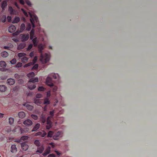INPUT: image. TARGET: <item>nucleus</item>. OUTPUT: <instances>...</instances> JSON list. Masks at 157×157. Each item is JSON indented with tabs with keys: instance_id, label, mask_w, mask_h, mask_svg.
Instances as JSON below:
<instances>
[{
	"instance_id": "1",
	"label": "nucleus",
	"mask_w": 157,
	"mask_h": 157,
	"mask_svg": "<svg viewBox=\"0 0 157 157\" xmlns=\"http://www.w3.org/2000/svg\"><path fill=\"white\" fill-rule=\"evenodd\" d=\"M24 15L26 17L29 15L30 17V21L33 28L35 27V25L39 26V22L37 17L34 14H32L29 12L27 13L23 9H21Z\"/></svg>"
},
{
	"instance_id": "2",
	"label": "nucleus",
	"mask_w": 157,
	"mask_h": 157,
	"mask_svg": "<svg viewBox=\"0 0 157 157\" xmlns=\"http://www.w3.org/2000/svg\"><path fill=\"white\" fill-rule=\"evenodd\" d=\"M43 47H41V49L40 50V52L41 53L40 60L42 63H46L49 60L50 55L47 53H45L44 55L42 53V50L43 49Z\"/></svg>"
},
{
	"instance_id": "3",
	"label": "nucleus",
	"mask_w": 157,
	"mask_h": 157,
	"mask_svg": "<svg viewBox=\"0 0 157 157\" xmlns=\"http://www.w3.org/2000/svg\"><path fill=\"white\" fill-rule=\"evenodd\" d=\"M55 113V111L54 110L50 111V115L51 116L48 117L47 119V125H46V128L47 129H49L52 127V123L51 121V119L53 117Z\"/></svg>"
},
{
	"instance_id": "4",
	"label": "nucleus",
	"mask_w": 157,
	"mask_h": 157,
	"mask_svg": "<svg viewBox=\"0 0 157 157\" xmlns=\"http://www.w3.org/2000/svg\"><path fill=\"white\" fill-rule=\"evenodd\" d=\"M46 83L48 86L52 87V90L53 92H55L57 89V86H54L52 82V79L51 78L48 77L46 80Z\"/></svg>"
},
{
	"instance_id": "5",
	"label": "nucleus",
	"mask_w": 157,
	"mask_h": 157,
	"mask_svg": "<svg viewBox=\"0 0 157 157\" xmlns=\"http://www.w3.org/2000/svg\"><path fill=\"white\" fill-rule=\"evenodd\" d=\"M25 28V25L24 23L21 24L20 30H17L16 32L14 33V34L15 35H17L20 33L22 32Z\"/></svg>"
},
{
	"instance_id": "6",
	"label": "nucleus",
	"mask_w": 157,
	"mask_h": 157,
	"mask_svg": "<svg viewBox=\"0 0 157 157\" xmlns=\"http://www.w3.org/2000/svg\"><path fill=\"white\" fill-rule=\"evenodd\" d=\"M9 10L11 15H17L18 13V11L13 9L12 7H9Z\"/></svg>"
},
{
	"instance_id": "7",
	"label": "nucleus",
	"mask_w": 157,
	"mask_h": 157,
	"mask_svg": "<svg viewBox=\"0 0 157 157\" xmlns=\"http://www.w3.org/2000/svg\"><path fill=\"white\" fill-rule=\"evenodd\" d=\"M27 85L28 86L30 90H33L36 87V85L34 83L29 82V81L28 82Z\"/></svg>"
},
{
	"instance_id": "8",
	"label": "nucleus",
	"mask_w": 157,
	"mask_h": 157,
	"mask_svg": "<svg viewBox=\"0 0 157 157\" xmlns=\"http://www.w3.org/2000/svg\"><path fill=\"white\" fill-rule=\"evenodd\" d=\"M20 37L23 41H25L29 39V36L28 34L27 35L22 34L20 35Z\"/></svg>"
},
{
	"instance_id": "9",
	"label": "nucleus",
	"mask_w": 157,
	"mask_h": 157,
	"mask_svg": "<svg viewBox=\"0 0 157 157\" xmlns=\"http://www.w3.org/2000/svg\"><path fill=\"white\" fill-rule=\"evenodd\" d=\"M23 124L25 125L28 126L32 125L33 124V122L30 120L27 119L24 121Z\"/></svg>"
},
{
	"instance_id": "10",
	"label": "nucleus",
	"mask_w": 157,
	"mask_h": 157,
	"mask_svg": "<svg viewBox=\"0 0 157 157\" xmlns=\"http://www.w3.org/2000/svg\"><path fill=\"white\" fill-rule=\"evenodd\" d=\"M51 148L50 147H48L46 150L44 152L43 154L42 155L44 156H46L48 154L50 151Z\"/></svg>"
},
{
	"instance_id": "11",
	"label": "nucleus",
	"mask_w": 157,
	"mask_h": 157,
	"mask_svg": "<svg viewBox=\"0 0 157 157\" xmlns=\"http://www.w3.org/2000/svg\"><path fill=\"white\" fill-rule=\"evenodd\" d=\"M16 30V27L14 25H11L8 28V31L10 33H12Z\"/></svg>"
},
{
	"instance_id": "12",
	"label": "nucleus",
	"mask_w": 157,
	"mask_h": 157,
	"mask_svg": "<svg viewBox=\"0 0 157 157\" xmlns=\"http://www.w3.org/2000/svg\"><path fill=\"white\" fill-rule=\"evenodd\" d=\"M61 134V132H58L54 135L53 137V139L55 140H57L59 139V137Z\"/></svg>"
},
{
	"instance_id": "13",
	"label": "nucleus",
	"mask_w": 157,
	"mask_h": 157,
	"mask_svg": "<svg viewBox=\"0 0 157 157\" xmlns=\"http://www.w3.org/2000/svg\"><path fill=\"white\" fill-rule=\"evenodd\" d=\"M44 148L43 146H41L40 147H38L37 150L36 152L42 153L44 151Z\"/></svg>"
},
{
	"instance_id": "14",
	"label": "nucleus",
	"mask_w": 157,
	"mask_h": 157,
	"mask_svg": "<svg viewBox=\"0 0 157 157\" xmlns=\"http://www.w3.org/2000/svg\"><path fill=\"white\" fill-rule=\"evenodd\" d=\"M15 82L14 80L11 78L8 79L7 80V83L10 85H13Z\"/></svg>"
},
{
	"instance_id": "15",
	"label": "nucleus",
	"mask_w": 157,
	"mask_h": 157,
	"mask_svg": "<svg viewBox=\"0 0 157 157\" xmlns=\"http://www.w3.org/2000/svg\"><path fill=\"white\" fill-rule=\"evenodd\" d=\"M23 105L25 106L27 109L29 110H32L33 108V106L26 103L24 104Z\"/></svg>"
},
{
	"instance_id": "16",
	"label": "nucleus",
	"mask_w": 157,
	"mask_h": 157,
	"mask_svg": "<svg viewBox=\"0 0 157 157\" xmlns=\"http://www.w3.org/2000/svg\"><path fill=\"white\" fill-rule=\"evenodd\" d=\"M21 146L22 149L24 151H26L27 150L29 147V146L27 144L24 143H22L21 144Z\"/></svg>"
},
{
	"instance_id": "17",
	"label": "nucleus",
	"mask_w": 157,
	"mask_h": 157,
	"mask_svg": "<svg viewBox=\"0 0 157 157\" xmlns=\"http://www.w3.org/2000/svg\"><path fill=\"white\" fill-rule=\"evenodd\" d=\"M26 44L25 43H21L18 46L17 49L18 50L22 49L24 48Z\"/></svg>"
},
{
	"instance_id": "18",
	"label": "nucleus",
	"mask_w": 157,
	"mask_h": 157,
	"mask_svg": "<svg viewBox=\"0 0 157 157\" xmlns=\"http://www.w3.org/2000/svg\"><path fill=\"white\" fill-rule=\"evenodd\" d=\"M40 120L43 123H44L46 121L47 122L45 116L43 114H41L40 117Z\"/></svg>"
},
{
	"instance_id": "19",
	"label": "nucleus",
	"mask_w": 157,
	"mask_h": 157,
	"mask_svg": "<svg viewBox=\"0 0 157 157\" xmlns=\"http://www.w3.org/2000/svg\"><path fill=\"white\" fill-rule=\"evenodd\" d=\"M29 82H31L32 83H34L35 82H38V79L37 77L35 78H32L30 79Z\"/></svg>"
},
{
	"instance_id": "20",
	"label": "nucleus",
	"mask_w": 157,
	"mask_h": 157,
	"mask_svg": "<svg viewBox=\"0 0 157 157\" xmlns=\"http://www.w3.org/2000/svg\"><path fill=\"white\" fill-rule=\"evenodd\" d=\"M17 148L16 147V145L15 144L12 145L11 147V151L13 153H15L17 151Z\"/></svg>"
},
{
	"instance_id": "21",
	"label": "nucleus",
	"mask_w": 157,
	"mask_h": 157,
	"mask_svg": "<svg viewBox=\"0 0 157 157\" xmlns=\"http://www.w3.org/2000/svg\"><path fill=\"white\" fill-rule=\"evenodd\" d=\"M40 124L39 123H37L33 129L32 131H36L40 128Z\"/></svg>"
},
{
	"instance_id": "22",
	"label": "nucleus",
	"mask_w": 157,
	"mask_h": 157,
	"mask_svg": "<svg viewBox=\"0 0 157 157\" xmlns=\"http://www.w3.org/2000/svg\"><path fill=\"white\" fill-rule=\"evenodd\" d=\"M32 40H33L32 41L34 46H37L38 42V40L37 38L36 37H35L34 38H33Z\"/></svg>"
},
{
	"instance_id": "23",
	"label": "nucleus",
	"mask_w": 157,
	"mask_h": 157,
	"mask_svg": "<svg viewBox=\"0 0 157 157\" xmlns=\"http://www.w3.org/2000/svg\"><path fill=\"white\" fill-rule=\"evenodd\" d=\"M18 115L20 118H23L25 117V114L24 112H21L18 113Z\"/></svg>"
},
{
	"instance_id": "24",
	"label": "nucleus",
	"mask_w": 157,
	"mask_h": 157,
	"mask_svg": "<svg viewBox=\"0 0 157 157\" xmlns=\"http://www.w3.org/2000/svg\"><path fill=\"white\" fill-rule=\"evenodd\" d=\"M7 2L6 1H3L1 4V7L3 10H4V9L7 6Z\"/></svg>"
},
{
	"instance_id": "25",
	"label": "nucleus",
	"mask_w": 157,
	"mask_h": 157,
	"mask_svg": "<svg viewBox=\"0 0 157 157\" xmlns=\"http://www.w3.org/2000/svg\"><path fill=\"white\" fill-rule=\"evenodd\" d=\"M6 89V86L4 85H2L0 86V91L1 92H4Z\"/></svg>"
},
{
	"instance_id": "26",
	"label": "nucleus",
	"mask_w": 157,
	"mask_h": 157,
	"mask_svg": "<svg viewBox=\"0 0 157 157\" xmlns=\"http://www.w3.org/2000/svg\"><path fill=\"white\" fill-rule=\"evenodd\" d=\"M36 135L40 136L42 137H44L47 135V133L45 132H38L36 133Z\"/></svg>"
},
{
	"instance_id": "27",
	"label": "nucleus",
	"mask_w": 157,
	"mask_h": 157,
	"mask_svg": "<svg viewBox=\"0 0 157 157\" xmlns=\"http://www.w3.org/2000/svg\"><path fill=\"white\" fill-rule=\"evenodd\" d=\"M34 30L32 29L30 32V39L31 40L33 39L34 37Z\"/></svg>"
},
{
	"instance_id": "28",
	"label": "nucleus",
	"mask_w": 157,
	"mask_h": 157,
	"mask_svg": "<svg viewBox=\"0 0 157 157\" xmlns=\"http://www.w3.org/2000/svg\"><path fill=\"white\" fill-rule=\"evenodd\" d=\"M0 65L1 67H6V64L5 61H1L0 62Z\"/></svg>"
},
{
	"instance_id": "29",
	"label": "nucleus",
	"mask_w": 157,
	"mask_h": 157,
	"mask_svg": "<svg viewBox=\"0 0 157 157\" xmlns=\"http://www.w3.org/2000/svg\"><path fill=\"white\" fill-rule=\"evenodd\" d=\"M13 45L11 44H9L7 46H4V48L6 49L10 50V48H13Z\"/></svg>"
},
{
	"instance_id": "30",
	"label": "nucleus",
	"mask_w": 157,
	"mask_h": 157,
	"mask_svg": "<svg viewBox=\"0 0 157 157\" xmlns=\"http://www.w3.org/2000/svg\"><path fill=\"white\" fill-rule=\"evenodd\" d=\"M20 20V18L19 17H15L13 21L14 23H17Z\"/></svg>"
},
{
	"instance_id": "31",
	"label": "nucleus",
	"mask_w": 157,
	"mask_h": 157,
	"mask_svg": "<svg viewBox=\"0 0 157 157\" xmlns=\"http://www.w3.org/2000/svg\"><path fill=\"white\" fill-rule=\"evenodd\" d=\"M14 121V119L12 117H10L9 119V123L10 125H12Z\"/></svg>"
},
{
	"instance_id": "32",
	"label": "nucleus",
	"mask_w": 157,
	"mask_h": 157,
	"mask_svg": "<svg viewBox=\"0 0 157 157\" xmlns=\"http://www.w3.org/2000/svg\"><path fill=\"white\" fill-rule=\"evenodd\" d=\"M50 101L48 98H45L44 100V104L48 105L50 104Z\"/></svg>"
},
{
	"instance_id": "33",
	"label": "nucleus",
	"mask_w": 157,
	"mask_h": 157,
	"mask_svg": "<svg viewBox=\"0 0 157 157\" xmlns=\"http://www.w3.org/2000/svg\"><path fill=\"white\" fill-rule=\"evenodd\" d=\"M1 54L2 56L3 57H6L8 56V53L6 52H2Z\"/></svg>"
},
{
	"instance_id": "34",
	"label": "nucleus",
	"mask_w": 157,
	"mask_h": 157,
	"mask_svg": "<svg viewBox=\"0 0 157 157\" xmlns=\"http://www.w3.org/2000/svg\"><path fill=\"white\" fill-rule=\"evenodd\" d=\"M34 103L37 105L40 104L41 103V101L39 99H35L34 100Z\"/></svg>"
},
{
	"instance_id": "35",
	"label": "nucleus",
	"mask_w": 157,
	"mask_h": 157,
	"mask_svg": "<svg viewBox=\"0 0 157 157\" xmlns=\"http://www.w3.org/2000/svg\"><path fill=\"white\" fill-rule=\"evenodd\" d=\"M34 144L36 145L37 147H40V143L39 140H36L35 141Z\"/></svg>"
},
{
	"instance_id": "36",
	"label": "nucleus",
	"mask_w": 157,
	"mask_h": 157,
	"mask_svg": "<svg viewBox=\"0 0 157 157\" xmlns=\"http://www.w3.org/2000/svg\"><path fill=\"white\" fill-rule=\"evenodd\" d=\"M28 60V58L26 57H23L21 59V62L23 63H26Z\"/></svg>"
},
{
	"instance_id": "37",
	"label": "nucleus",
	"mask_w": 157,
	"mask_h": 157,
	"mask_svg": "<svg viewBox=\"0 0 157 157\" xmlns=\"http://www.w3.org/2000/svg\"><path fill=\"white\" fill-rule=\"evenodd\" d=\"M35 75V74L33 72H31L29 73L28 75V76L29 78H31L34 76Z\"/></svg>"
},
{
	"instance_id": "38",
	"label": "nucleus",
	"mask_w": 157,
	"mask_h": 157,
	"mask_svg": "<svg viewBox=\"0 0 157 157\" xmlns=\"http://www.w3.org/2000/svg\"><path fill=\"white\" fill-rule=\"evenodd\" d=\"M54 133V132L52 131H50L48 133L47 136L48 137H51L52 136L53 134Z\"/></svg>"
},
{
	"instance_id": "39",
	"label": "nucleus",
	"mask_w": 157,
	"mask_h": 157,
	"mask_svg": "<svg viewBox=\"0 0 157 157\" xmlns=\"http://www.w3.org/2000/svg\"><path fill=\"white\" fill-rule=\"evenodd\" d=\"M33 65V62H30L29 63H28L27 64H25L24 66V67H28L29 66Z\"/></svg>"
},
{
	"instance_id": "40",
	"label": "nucleus",
	"mask_w": 157,
	"mask_h": 157,
	"mask_svg": "<svg viewBox=\"0 0 157 157\" xmlns=\"http://www.w3.org/2000/svg\"><path fill=\"white\" fill-rule=\"evenodd\" d=\"M28 139V137L27 136H21V140H27Z\"/></svg>"
},
{
	"instance_id": "41",
	"label": "nucleus",
	"mask_w": 157,
	"mask_h": 157,
	"mask_svg": "<svg viewBox=\"0 0 157 157\" xmlns=\"http://www.w3.org/2000/svg\"><path fill=\"white\" fill-rule=\"evenodd\" d=\"M31 117L35 120H36L38 119V117L35 114H32L31 115Z\"/></svg>"
},
{
	"instance_id": "42",
	"label": "nucleus",
	"mask_w": 157,
	"mask_h": 157,
	"mask_svg": "<svg viewBox=\"0 0 157 157\" xmlns=\"http://www.w3.org/2000/svg\"><path fill=\"white\" fill-rule=\"evenodd\" d=\"M31 25L30 24H29L27 25L26 30L28 31H29L31 29Z\"/></svg>"
},
{
	"instance_id": "43",
	"label": "nucleus",
	"mask_w": 157,
	"mask_h": 157,
	"mask_svg": "<svg viewBox=\"0 0 157 157\" xmlns=\"http://www.w3.org/2000/svg\"><path fill=\"white\" fill-rule=\"evenodd\" d=\"M10 62L11 64H14L16 62V60L14 58L10 61Z\"/></svg>"
},
{
	"instance_id": "44",
	"label": "nucleus",
	"mask_w": 157,
	"mask_h": 157,
	"mask_svg": "<svg viewBox=\"0 0 157 157\" xmlns=\"http://www.w3.org/2000/svg\"><path fill=\"white\" fill-rule=\"evenodd\" d=\"M45 89L43 86H39L38 88V90L41 91H44Z\"/></svg>"
},
{
	"instance_id": "45",
	"label": "nucleus",
	"mask_w": 157,
	"mask_h": 157,
	"mask_svg": "<svg viewBox=\"0 0 157 157\" xmlns=\"http://www.w3.org/2000/svg\"><path fill=\"white\" fill-rule=\"evenodd\" d=\"M38 65L37 64H35L33 67L32 69L35 70H36L38 67Z\"/></svg>"
},
{
	"instance_id": "46",
	"label": "nucleus",
	"mask_w": 157,
	"mask_h": 157,
	"mask_svg": "<svg viewBox=\"0 0 157 157\" xmlns=\"http://www.w3.org/2000/svg\"><path fill=\"white\" fill-rule=\"evenodd\" d=\"M33 46V44H30L27 48V50L29 51L31 49Z\"/></svg>"
},
{
	"instance_id": "47",
	"label": "nucleus",
	"mask_w": 157,
	"mask_h": 157,
	"mask_svg": "<svg viewBox=\"0 0 157 157\" xmlns=\"http://www.w3.org/2000/svg\"><path fill=\"white\" fill-rule=\"evenodd\" d=\"M37 59V56H35L33 59V64L36 62Z\"/></svg>"
},
{
	"instance_id": "48",
	"label": "nucleus",
	"mask_w": 157,
	"mask_h": 157,
	"mask_svg": "<svg viewBox=\"0 0 157 157\" xmlns=\"http://www.w3.org/2000/svg\"><path fill=\"white\" fill-rule=\"evenodd\" d=\"M25 54L24 53H20L18 54V56L20 58L23 56Z\"/></svg>"
},
{
	"instance_id": "49",
	"label": "nucleus",
	"mask_w": 157,
	"mask_h": 157,
	"mask_svg": "<svg viewBox=\"0 0 157 157\" xmlns=\"http://www.w3.org/2000/svg\"><path fill=\"white\" fill-rule=\"evenodd\" d=\"M22 66V63L20 62L18 63L16 65V67H21Z\"/></svg>"
},
{
	"instance_id": "50",
	"label": "nucleus",
	"mask_w": 157,
	"mask_h": 157,
	"mask_svg": "<svg viewBox=\"0 0 157 157\" xmlns=\"http://www.w3.org/2000/svg\"><path fill=\"white\" fill-rule=\"evenodd\" d=\"M42 95L40 94H37L36 95V98H42Z\"/></svg>"
},
{
	"instance_id": "51",
	"label": "nucleus",
	"mask_w": 157,
	"mask_h": 157,
	"mask_svg": "<svg viewBox=\"0 0 157 157\" xmlns=\"http://www.w3.org/2000/svg\"><path fill=\"white\" fill-rule=\"evenodd\" d=\"M2 21L4 23L6 21V16H3L2 18Z\"/></svg>"
},
{
	"instance_id": "52",
	"label": "nucleus",
	"mask_w": 157,
	"mask_h": 157,
	"mask_svg": "<svg viewBox=\"0 0 157 157\" xmlns=\"http://www.w3.org/2000/svg\"><path fill=\"white\" fill-rule=\"evenodd\" d=\"M11 16H8L7 17V19L8 21L10 22L11 21Z\"/></svg>"
},
{
	"instance_id": "53",
	"label": "nucleus",
	"mask_w": 157,
	"mask_h": 157,
	"mask_svg": "<svg viewBox=\"0 0 157 157\" xmlns=\"http://www.w3.org/2000/svg\"><path fill=\"white\" fill-rule=\"evenodd\" d=\"M15 5L18 8V9H20V8L19 4H18L17 2H15Z\"/></svg>"
},
{
	"instance_id": "54",
	"label": "nucleus",
	"mask_w": 157,
	"mask_h": 157,
	"mask_svg": "<svg viewBox=\"0 0 157 157\" xmlns=\"http://www.w3.org/2000/svg\"><path fill=\"white\" fill-rule=\"evenodd\" d=\"M29 56L30 57H32L34 56V52H32L29 54Z\"/></svg>"
},
{
	"instance_id": "55",
	"label": "nucleus",
	"mask_w": 157,
	"mask_h": 157,
	"mask_svg": "<svg viewBox=\"0 0 157 157\" xmlns=\"http://www.w3.org/2000/svg\"><path fill=\"white\" fill-rule=\"evenodd\" d=\"M26 1L27 3V4L29 6H31V2H30V1Z\"/></svg>"
},
{
	"instance_id": "56",
	"label": "nucleus",
	"mask_w": 157,
	"mask_h": 157,
	"mask_svg": "<svg viewBox=\"0 0 157 157\" xmlns=\"http://www.w3.org/2000/svg\"><path fill=\"white\" fill-rule=\"evenodd\" d=\"M55 156H56L54 154H50L48 155L49 157H55Z\"/></svg>"
},
{
	"instance_id": "57",
	"label": "nucleus",
	"mask_w": 157,
	"mask_h": 157,
	"mask_svg": "<svg viewBox=\"0 0 157 157\" xmlns=\"http://www.w3.org/2000/svg\"><path fill=\"white\" fill-rule=\"evenodd\" d=\"M14 77L15 78H19V75L17 74H15L14 75Z\"/></svg>"
},
{
	"instance_id": "58",
	"label": "nucleus",
	"mask_w": 157,
	"mask_h": 157,
	"mask_svg": "<svg viewBox=\"0 0 157 157\" xmlns=\"http://www.w3.org/2000/svg\"><path fill=\"white\" fill-rule=\"evenodd\" d=\"M20 1V4L22 5H24L25 3V1Z\"/></svg>"
},
{
	"instance_id": "59",
	"label": "nucleus",
	"mask_w": 157,
	"mask_h": 157,
	"mask_svg": "<svg viewBox=\"0 0 157 157\" xmlns=\"http://www.w3.org/2000/svg\"><path fill=\"white\" fill-rule=\"evenodd\" d=\"M52 77L54 79H56L57 78L56 75L55 74H53L52 75Z\"/></svg>"
},
{
	"instance_id": "60",
	"label": "nucleus",
	"mask_w": 157,
	"mask_h": 157,
	"mask_svg": "<svg viewBox=\"0 0 157 157\" xmlns=\"http://www.w3.org/2000/svg\"><path fill=\"white\" fill-rule=\"evenodd\" d=\"M47 95L48 96H50V91H49L47 92Z\"/></svg>"
},
{
	"instance_id": "61",
	"label": "nucleus",
	"mask_w": 157,
	"mask_h": 157,
	"mask_svg": "<svg viewBox=\"0 0 157 157\" xmlns=\"http://www.w3.org/2000/svg\"><path fill=\"white\" fill-rule=\"evenodd\" d=\"M4 114L2 113H0V117L2 118L3 117Z\"/></svg>"
},
{
	"instance_id": "62",
	"label": "nucleus",
	"mask_w": 157,
	"mask_h": 157,
	"mask_svg": "<svg viewBox=\"0 0 157 157\" xmlns=\"http://www.w3.org/2000/svg\"><path fill=\"white\" fill-rule=\"evenodd\" d=\"M55 152L58 155H59L60 154V153L58 151H55Z\"/></svg>"
},
{
	"instance_id": "63",
	"label": "nucleus",
	"mask_w": 157,
	"mask_h": 157,
	"mask_svg": "<svg viewBox=\"0 0 157 157\" xmlns=\"http://www.w3.org/2000/svg\"><path fill=\"white\" fill-rule=\"evenodd\" d=\"M50 144L53 147H54V144L52 143Z\"/></svg>"
},
{
	"instance_id": "64",
	"label": "nucleus",
	"mask_w": 157,
	"mask_h": 157,
	"mask_svg": "<svg viewBox=\"0 0 157 157\" xmlns=\"http://www.w3.org/2000/svg\"><path fill=\"white\" fill-rule=\"evenodd\" d=\"M22 19H23V21H25V18H24V17Z\"/></svg>"
}]
</instances>
